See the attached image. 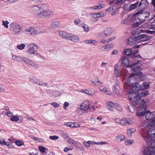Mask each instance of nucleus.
Returning <instances> with one entry per match:
<instances>
[{"mask_svg":"<svg viewBox=\"0 0 155 155\" xmlns=\"http://www.w3.org/2000/svg\"><path fill=\"white\" fill-rule=\"evenodd\" d=\"M148 91H144L140 93L130 94L128 96V98L131 104L135 106H145L144 105L145 102L144 100H141L140 97H143L148 94Z\"/></svg>","mask_w":155,"mask_h":155,"instance_id":"nucleus-1","label":"nucleus"},{"mask_svg":"<svg viewBox=\"0 0 155 155\" xmlns=\"http://www.w3.org/2000/svg\"><path fill=\"white\" fill-rule=\"evenodd\" d=\"M146 132H144L143 134V138L147 143L148 145L150 146L149 147H144L142 150L143 155H155V139L150 141V139L146 136Z\"/></svg>","mask_w":155,"mask_h":155,"instance_id":"nucleus-2","label":"nucleus"},{"mask_svg":"<svg viewBox=\"0 0 155 155\" xmlns=\"http://www.w3.org/2000/svg\"><path fill=\"white\" fill-rule=\"evenodd\" d=\"M137 115L140 116H142L145 115V118L147 120H150L153 116V115L155 114V112L152 113L149 111H145L146 108L145 106H140L137 107Z\"/></svg>","mask_w":155,"mask_h":155,"instance_id":"nucleus-3","label":"nucleus"},{"mask_svg":"<svg viewBox=\"0 0 155 155\" xmlns=\"http://www.w3.org/2000/svg\"><path fill=\"white\" fill-rule=\"evenodd\" d=\"M140 57V56L139 55L137 56L135 55H133L131 57V58L132 59L131 61L132 62V64L129 65L130 62L128 58L125 57H124L123 58L122 61V65L124 67H127L128 68H132L133 66L141 62L140 61H138L136 59L137 58Z\"/></svg>","mask_w":155,"mask_h":155,"instance_id":"nucleus-4","label":"nucleus"},{"mask_svg":"<svg viewBox=\"0 0 155 155\" xmlns=\"http://www.w3.org/2000/svg\"><path fill=\"white\" fill-rule=\"evenodd\" d=\"M155 125V120H152L148 124V125H147L148 127H152L151 128L149 129L148 131V132H147V130L145 129L141 131V135L142 137H143V134L144 133V132H146L147 133L146 137L147 136L149 137L150 140V141H151L152 140H152L151 139L150 137L151 138H153L155 137V128H154L153 127Z\"/></svg>","mask_w":155,"mask_h":155,"instance_id":"nucleus-5","label":"nucleus"},{"mask_svg":"<svg viewBox=\"0 0 155 155\" xmlns=\"http://www.w3.org/2000/svg\"><path fill=\"white\" fill-rule=\"evenodd\" d=\"M91 103L90 101L86 100L84 101L80 106L79 111L81 110L85 111L88 109L91 111H94V107L93 106H91Z\"/></svg>","mask_w":155,"mask_h":155,"instance_id":"nucleus-6","label":"nucleus"},{"mask_svg":"<svg viewBox=\"0 0 155 155\" xmlns=\"http://www.w3.org/2000/svg\"><path fill=\"white\" fill-rule=\"evenodd\" d=\"M31 12L36 17H41L42 12H43V8L40 5H34L31 7Z\"/></svg>","mask_w":155,"mask_h":155,"instance_id":"nucleus-7","label":"nucleus"},{"mask_svg":"<svg viewBox=\"0 0 155 155\" xmlns=\"http://www.w3.org/2000/svg\"><path fill=\"white\" fill-rule=\"evenodd\" d=\"M134 76L131 74V75H129L126 79L124 80L123 81L124 85L129 87L133 86L134 84H136L137 81V79Z\"/></svg>","mask_w":155,"mask_h":155,"instance_id":"nucleus-8","label":"nucleus"},{"mask_svg":"<svg viewBox=\"0 0 155 155\" xmlns=\"http://www.w3.org/2000/svg\"><path fill=\"white\" fill-rule=\"evenodd\" d=\"M118 66L116 64L114 66V77H117L122 75V78L124 79H125L127 76V71L124 69H123L120 72L118 70Z\"/></svg>","mask_w":155,"mask_h":155,"instance_id":"nucleus-9","label":"nucleus"},{"mask_svg":"<svg viewBox=\"0 0 155 155\" xmlns=\"http://www.w3.org/2000/svg\"><path fill=\"white\" fill-rule=\"evenodd\" d=\"M9 28L13 34H18L20 30V27L19 25L14 22L12 23L10 25Z\"/></svg>","mask_w":155,"mask_h":155,"instance_id":"nucleus-10","label":"nucleus"},{"mask_svg":"<svg viewBox=\"0 0 155 155\" xmlns=\"http://www.w3.org/2000/svg\"><path fill=\"white\" fill-rule=\"evenodd\" d=\"M151 37L146 34H140L137 36L138 43L149 40Z\"/></svg>","mask_w":155,"mask_h":155,"instance_id":"nucleus-11","label":"nucleus"},{"mask_svg":"<svg viewBox=\"0 0 155 155\" xmlns=\"http://www.w3.org/2000/svg\"><path fill=\"white\" fill-rule=\"evenodd\" d=\"M31 81L34 84H37L40 86L46 87H49L47 83H45L43 81H40L37 79L35 77H33L31 79Z\"/></svg>","mask_w":155,"mask_h":155,"instance_id":"nucleus-12","label":"nucleus"},{"mask_svg":"<svg viewBox=\"0 0 155 155\" xmlns=\"http://www.w3.org/2000/svg\"><path fill=\"white\" fill-rule=\"evenodd\" d=\"M142 68L139 66H136L132 69V71L133 72H135L134 73L132 74L133 76L140 75L142 74V72H141Z\"/></svg>","mask_w":155,"mask_h":155,"instance_id":"nucleus-13","label":"nucleus"},{"mask_svg":"<svg viewBox=\"0 0 155 155\" xmlns=\"http://www.w3.org/2000/svg\"><path fill=\"white\" fill-rule=\"evenodd\" d=\"M140 84H135L133 87L131 88V91L129 92L128 95H129L130 94H137V92L140 90Z\"/></svg>","mask_w":155,"mask_h":155,"instance_id":"nucleus-14","label":"nucleus"},{"mask_svg":"<svg viewBox=\"0 0 155 155\" xmlns=\"http://www.w3.org/2000/svg\"><path fill=\"white\" fill-rule=\"evenodd\" d=\"M126 43L130 45L138 44L137 36V37H130L126 41Z\"/></svg>","mask_w":155,"mask_h":155,"instance_id":"nucleus-15","label":"nucleus"},{"mask_svg":"<svg viewBox=\"0 0 155 155\" xmlns=\"http://www.w3.org/2000/svg\"><path fill=\"white\" fill-rule=\"evenodd\" d=\"M38 49V46L34 43L30 45V55L35 54Z\"/></svg>","mask_w":155,"mask_h":155,"instance_id":"nucleus-16","label":"nucleus"},{"mask_svg":"<svg viewBox=\"0 0 155 155\" xmlns=\"http://www.w3.org/2000/svg\"><path fill=\"white\" fill-rule=\"evenodd\" d=\"M68 40L71 41L73 42H77L79 40V38L78 36L70 33Z\"/></svg>","mask_w":155,"mask_h":155,"instance_id":"nucleus-17","label":"nucleus"},{"mask_svg":"<svg viewBox=\"0 0 155 155\" xmlns=\"http://www.w3.org/2000/svg\"><path fill=\"white\" fill-rule=\"evenodd\" d=\"M133 123V122L132 120L126 118L120 120V124L123 126L132 124Z\"/></svg>","mask_w":155,"mask_h":155,"instance_id":"nucleus-18","label":"nucleus"},{"mask_svg":"<svg viewBox=\"0 0 155 155\" xmlns=\"http://www.w3.org/2000/svg\"><path fill=\"white\" fill-rule=\"evenodd\" d=\"M146 13H142V11H139L137 12L135 14V15H140V16L142 17H144L145 18L144 19H143V22H144L145 21L146 18H148L150 16V13L149 12H147L146 13Z\"/></svg>","mask_w":155,"mask_h":155,"instance_id":"nucleus-19","label":"nucleus"},{"mask_svg":"<svg viewBox=\"0 0 155 155\" xmlns=\"http://www.w3.org/2000/svg\"><path fill=\"white\" fill-rule=\"evenodd\" d=\"M149 3L147 0H141L139 4V7L141 9H143L148 6Z\"/></svg>","mask_w":155,"mask_h":155,"instance_id":"nucleus-20","label":"nucleus"},{"mask_svg":"<svg viewBox=\"0 0 155 155\" xmlns=\"http://www.w3.org/2000/svg\"><path fill=\"white\" fill-rule=\"evenodd\" d=\"M64 125L68 127L75 128L78 127L80 126V125L77 122L72 123L71 122H69L67 123L64 124Z\"/></svg>","mask_w":155,"mask_h":155,"instance_id":"nucleus-21","label":"nucleus"},{"mask_svg":"<svg viewBox=\"0 0 155 155\" xmlns=\"http://www.w3.org/2000/svg\"><path fill=\"white\" fill-rule=\"evenodd\" d=\"M59 34L61 37L68 40L70 33L65 31H60L59 32Z\"/></svg>","mask_w":155,"mask_h":155,"instance_id":"nucleus-22","label":"nucleus"},{"mask_svg":"<svg viewBox=\"0 0 155 155\" xmlns=\"http://www.w3.org/2000/svg\"><path fill=\"white\" fill-rule=\"evenodd\" d=\"M113 45L109 44L101 48V49L103 51H106L109 50L113 47Z\"/></svg>","mask_w":155,"mask_h":155,"instance_id":"nucleus-23","label":"nucleus"},{"mask_svg":"<svg viewBox=\"0 0 155 155\" xmlns=\"http://www.w3.org/2000/svg\"><path fill=\"white\" fill-rule=\"evenodd\" d=\"M119 82H117L113 88L114 93L116 95H118L119 94Z\"/></svg>","mask_w":155,"mask_h":155,"instance_id":"nucleus-24","label":"nucleus"},{"mask_svg":"<svg viewBox=\"0 0 155 155\" xmlns=\"http://www.w3.org/2000/svg\"><path fill=\"white\" fill-rule=\"evenodd\" d=\"M141 90H144L148 89L150 87V83L148 82H145L143 83L142 85H139Z\"/></svg>","mask_w":155,"mask_h":155,"instance_id":"nucleus-25","label":"nucleus"},{"mask_svg":"<svg viewBox=\"0 0 155 155\" xmlns=\"http://www.w3.org/2000/svg\"><path fill=\"white\" fill-rule=\"evenodd\" d=\"M43 11L42 13L41 17V18L44 17L49 16L53 14V12L50 10H45L43 8Z\"/></svg>","mask_w":155,"mask_h":155,"instance_id":"nucleus-26","label":"nucleus"},{"mask_svg":"<svg viewBox=\"0 0 155 155\" xmlns=\"http://www.w3.org/2000/svg\"><path fill=\"white\" fill-rule=\"evenodd\" d=\"M125 138V137L124 135L119 134L115 137V139L116 141L120 142L124 140Z\"/></svg>","mask_w":155,"mask_h":155,"instance_id":"nucleus-27","label":"nucleus"},{"mask_svg":"<svg viewBox=\"0 0 155 155\" xmlns=\"http://www.w3.org/2000/svg\"><path fill=\"white\" fill-rule=\"evenodd\" d=\"M146 31L143 30V29L140 28H138L132 31V33L133 34L137 35L141 33H146Z\"/></svg>","mask_w":155,"mask_h":155,"instance_id":"nucleus-28","label":"nucleus"},{"mask_svg":"<svg viewBox=\"0 0 155 155\" xmlns=\"http://www.w3.org/2000/svg\"><path fill=\"white\" fill-rule=\"evenodd\" d=\"M115 104H114L112 102L110 101L106 104V107L107 108L110 110L111 111L113 110V106L114 107V105Z\"/></svg>","mask_w":155,"mask_h":155,"instance_id":"nucleus-29","label":"nucleus"},{"mask_svg":"<svg viewBox=\"0 0 155 155\" xmlns=\"http://www.w3.org/2000/svg\"><path fill=\"white\" fill-rule=\"evenodd\" d=\"M39 32L34 27H30V33L32 35H35L38 33Z\"/></svg>","mask_w":155,"mask_h":155,"instance_id":"nucleus-30","label":"nucleus"},{"mask_svg":"<svg viewBox=\"0 0 155 155\" xmlns=\"http://www.w3.org/2000/svg\"><path fill=\"white\" fill-rule=\"evenodd\" d=\"M112 28L110 27L107 28L104 31V32L107 36L111 35L113 33Z\"/></svg>","mask_w":155,"mask_h":155,"instance_id":"nucleus-31","label":"nucleus"},{"mask_svg":"<svg viewBox=\"0 0 155 155\" xmlns=\"http://www.w3.org/2000/svg\"><path fill=\"white\" fill-rule=\"evenodd\" d=\"M93 16L94 18H99L104 17V14L103 12H100L98 13H94L93 14Z\"/></svg>","mask_w":155,"mask_h":155,"instance_id":"nucleus-32","label":"nucleus"},{"mask_svg":"<svg viewBox=\"0 0 155 155\" xmlns=\"http://www.w3.org/2000/svg\"><path fill=\"white\" fill-rule=\"evenodd\" d=\"M80 92L82 93H84L91 96H92L94 94V93L87 89L81 90Z\"/></svg>","mask_w":155,"mask_h":155,"instance_id":"nucleus-33","label":"nucleus"},{"mask_svg":"<svg viewBox=\"0 0 155 155\" xmlns=\"http://www.w3.org/2000/svg\"><path fill=\"white\" fill-rule=\"evenodd\" d=\"M114 4L116 6L121 5L124 2L123 0H114Z\"/></svg>","mask_w":155,"mask_h":155,"instance_id":"nucleus-34","label":"nucleus"},{"mask_svg":"<svg viewBox=\"0 0 155 155\" xmlns=\"http://www.w3.org/2000/svg\"><path fill=\"white\" fill-rule=\"evenodd\" d=\"M80 27H82L84 29V31L87 32L89 31L90 28L88 26L82 23L80 25Z\"/></svg>","mask_w":155,"mask_h":155,"instance_id":"nucleus-35","label":"nucleus"},{"mask_svg":"<svg viewBox=\"0 0 155 155\" xmlns=\"http://www.w3.org/2000/svg\"><path fill=\"white\" fill-rule=\"evenodd\" d=\"M60 22L58 21H54L51 23V26L54 28H58L59 27L60 25Z\"/></svg>","mask_w":155,"mask_h":155,"instance_id":"nucleus-36","label":"nucleus"},{"mask_svg":"<svg viewBox=\"0 0 155 155\" xmlns=\"http://www.w3.org/2000/svg\"><path fill=\"white\" fill-rule=\"evenodd\" d=\"M133 53V51L131 49H127L124 51V54H125L129 56L132 54Z\"/></svg>","mask_w":155,"mask_h":155,"instance_id":"nucleus-37","label":"nucleus"},{"mask_svg":"<svg viewBox=\"0 0 155 155\" xmlns=\"http://www.w3.org/2000/svg\"><path fill=\"white\" fill-rule=\"evenodd\" d=\"M136 131V130L134 128H130L127 131V134L129 136H131L132 134Z\"/></svg>","mask_w":155,"mask_h":155,"instance_id":"nucleus-38","label":"nucleus"},{"mask_svg":"<svg viewBox=\"0 0 155 155\" xmlns=\"http://www.w3.org/2000/svg\"><path fill=\"white\" fill-rule=\"evenodd\" d=\"M84 42L86 43H88V44H93L94 45H96L97 42L95 40H85Z\"/></svg>","mask_w":155,"mask_h":155,"instance_id":"nucleus-39","label":"nucleus"},{"mask_svg":"<svg viewBox=\"0 0 155 155\" xmlns=\"http://www.w3.org/2000/svg\"><path fill=\"white\" fill-rule=\"evenodd\" d=\"M138 4V2H137L134 4H131L129 8L130 10H132L135 9Z\"/></svg>","mask_w":155,"mask_h":155,"instance_id":"nucleus-40","label":"nucleus"},{"mask_svg":"<svg viewBox=\"0 0 155 155\" xmlns=\"http://www.w3.org/2000/svg\"><path fill=\"white\" fill-rule=\"evenodd\" d=\"M25 47V45L24 44H21L20 45H18L17 46V48L19 50H22Z\"/></svg>","mask_w":155,"mask_h":155,"instance_id":"nucleus-41","label":"nucleus"},{"mask_svg":"<svg viewBox=\"0 0 155 155\" xmlns=\"http://www.w3.org/2000/svg\"><path fill=\"white\" fill-rule=\"evenodd\" d=\"M114 107L117 110L121 111L122 110V108L121 106H120L118 104L116 103L114 105Z\"/></svg>","mask_w":155,"mask_h":155,"instance_id":"nucleus-42","label":"nucleus"},{"mask_svg":"<svg viewBox=\"0 0 155 155\" xmlns=\"http://www.w3.org/2000/svg\"><path fill=\"white\" fill-rule=\"evenodd\" d=\"M19 120V117L17 116H13L10 118V120L12 121H17Z\"/></svg>","mask_w":155,"mask_h":155,"instance_id":"nucleus-43","label":"nucleus"},{"mask_svg":"<svg viewBox=\"0 0 155 155\" xmlns=\"http://www.w3.org/2000/svg\"><path fill=\"white\" fill-rule=\"evenodd\" d=\"M143 22V21L142 22L137 21L134 23L132 25V27L133 28L137 27L139 25H140Z\"/></svg>","mask_w":155,"mask_h":155,"instance_id":"nucleus-44","label":"nucleus"},{"mask_svg":"<svg viewBox=\"0 0 155 155\" xmlns=\"http://www.w3.org/2000/svg\"><path fill=\"white\" fill-rule=\"evenodd\" d=\"M99 80V79L97 77H93L91 79V82L93 83H94L95 84L97 82H98Z\"/></svg>","mask_w":155,"mask_h":155,"instance_id":"nucleus-45","label":"nucleus"},{"mask_svg":"<svg viewBox=\"0 0 155 155\" xmlns=\"http://www.w3.org/2000/svg\"><path fill=\"white\" fill-rule=\"evenodd\" d=\"M50 104L51 105L53 106L55 108L58 107L60 105L59 104L56 102H51Z\"/></svg>","mask_w":155,"mask_h":155,"instance_id":"nucleus-46","label":"nucleus"},{"mask_svg":"<svg viewBox=\"0 0 155 155\" xmlns=\"http://www.w3.org/2000/svg\"><path fill=\"white\" fill-rule=\"evenodd\" d=\"M133 140H128L125 141V144L126 145H130L133 143Z\"/></svg>","mask_w":155,"mask_h":155,"instance_id":"nucleus-47","label":"nucleus"},{"mask_svg":"<svg viewBox=\"0 0 155 155\" xmlns=\"http://www.w3.org/2000/svg\"><path fill=\"white\" fill-rule=\"evenodd\" d=\"M49 138L52 140H55L59 138V137L56 135L50 136Z\"/></svg>","mask_w":155,"mask_h":155,"instance_id":"nucleus-48","label":"nucleus"},{"mask_svg":"<svg viewBox=\"0 0 155 155\" xmlns=\"http://www.w3.org/2000/svg\"><path fill=\"white\" fill-rule=\"evenodd\" d=\"M90 142V140L88 141L87 142L84 141L83 142V144L85 147H90L91 144Z\"/></svg>","mask_w":155,"mask_h":155,"instance_id":"nucleus-49","label":"nucleus"},{"mask_svg":"<svg viewBox=\"0 0 155 155\" xmlns=\"http://www.w3.org/2000/svg\"><path fill=\"white\" fill-rule=\"evenodd\" d=\"M5 90V87L4 85L0 84V92H4Z\"/></svg>","mask_w":155,"mask_h":155,"instance_id":"nucleus-50","label":"nucleus"},{"mask_svg":"<svg viewBox=\"0 0 155 155\" xmlns=\"http://www.w3.org/2000/svg\"><path fill=\"white\" fill-rule=\"evenodd\" d=\"M31 65L32 66L34 67L35 68H37L38 67V65L37 64H35V63L31 61H30V66Z\"/></svg>","mask_w":155,"mask_h":155,"instance_id":"nucleus-51","label":"nucleus"},{"mask_svg":"<svg viewBox=\"0 0 155 155\" xmlns=\"http://www.w3.org/2000/svg\"><path fill=\"white\" fill-rule=\"evenodd\" d=\"M74 22L75 25H78L81 23V21L79 19L77 18V19H76L74 21Z\"/></svg>","mask_w":155,"mask_h":155,"instance_id":"nucleus-52","label":"nucleus"},{"mask_svg":"<svg viewBox=\"0 0 155 155\" xmlns=\"http://www.w3.org/2000/svg\"><path fill=\"white\" fill-rule=\"evenodd\" d=\"M8 24L9 22L7 21H2V25L7 28H8Z\"/></svg>","mask_w":155,"mask_h":155,"instance_id":"nucleus-53","label":"nucleus"},{"mask_svg":"<svg viewBox=\"0 0 155 155\" xmlns=\"http://www.w3.org/2000/svg\"><path fill=\"white\" fill-rule=\"evenodd\" d=\"M113 6H111L106 10V11L108 12H113L114 10Z\"/></svg>","mask_w":155,"mask_h":155,"instance_id":"nucleus-54","label":"nucleus"},{"mask_svg":"<svg viewBox=\"0 0 155 155\" xmlns=\"http://www.w3.org/2000/svg\"><path fill=\"white\" fill-rule=\"evenodd\" d=\"M15 144L18 146H21L23 144V143L21 141L17 140L15 141Z\"/></svg>","mask_w":155,"mask_h":155,"instance_id":"nucleus-55","label":"nucleus"},{"mask_svg":"<svg viewBox=\"0 0 155 155\" xmlns=\"http://www.w3.org/2000/svg\"><path fill=\"white\" fill-rule=\"evenodd\" d=\"M62 136L63 137L66 139H67L68 138H69V136L68 134L66 133L63 132L62 134Z\"/></svg>","mask_w":155,"mask_h":155,"instance_id":"nucleus-56","label":"nucleus"},{"mask_svg":"<svg viewBox=\"0 0 155 155\" xmlns=\"http://www.w3.org/2000/svg\"><path fill=\"white\" fill-rule=\"evenodd\" d=\"M107 89V88L103 86H100L99 88L100 90L101 91L103 92H104L105 90H106Z\"/></svg>","mask_w":155,"mask_h":155,"instance_id":"nucleus-57","label":"nucleus"},{"mask_svg":"<svg viewBox=\"0 0 155 155\" xmlns=\"http://www.w3.org/2000/svg\"><path fill=\"white\" fill-rule=\"evenodd\" d=\"M67 139H68V143H71L72 144L75 143V141H74L73 139H71L69 137V138H68Z\"/></svg>","mask_w":155,"mask_h":155,"instance_id":"nucleus-58","label":"nucleus"},{"mask_svg":"<svg viewBox=\"0 0 155 155\" xmlns=\"http://www.w3.org/2000/svg\"><path fill=\"white\" fill-rule=\"evenodd\" d=\"M39 149L41 153H44L45 150V147L42 146H40L39 147Z\"/></svg>","mask_w":155,"mask_h":155,"instance_id":"nucleus-59","label":"nucleus"},{"mask_svg":"<svg viewBox=\"0 0 155 155\" xmlns=\"http://www.w3.org/2000/svg\"><path fill=\"white\" fill-rule=\"evenodd\" d=\"M34 56H37L38 58H43V57L39 54L38 53L36 52H35V54H33Z\"/></svg>","mask_w":155,"mask_h":155,"instance_id":"nucleus-60","label":"nucleus"},{"mask_svg":"<svg viewBox=\"0 0 155 155\" xmlns=\"http://www.w3.org/2000/svg\"><path fill=\"white\" fill-rule=\"evenodd\" d=\"M69 105V104L67 102H65L63 105V108L64 109H67L66 107L68 106Z\"/></svg>","mask_w":155,"mask_h":155,"instance_id":"nucleus-61","label":"nucleus"},{"mask_svg":"<svg viewBox=\"0 0 155 155\" xmlns=\"http://www.w3.org/2000/svg\"><path fill=\"white\" fill-rule=\"evenodd\" d=\"M99 36L101 37L102 38H104L106 36H107V35L106 34L105 32H101V33H100L99 35Z\"/></svg>","mask_w":155,"mask_h":155,"instance_id":"nucleus-62","label":"nucleus"},{"mask_svg":"<svg viewBox=\"0 0 155 155\" xmlns=\"http://www.w3.org/2000/svg\"><path fill=\"white\" fill-rule=\"evenodd\" d=\"M103 84H104L102 82H101L99 81V80L98 81V82H97V83H96L95 84V85H96L98 86H99L100 87V86H102V85Z\"/></svg>","mask_w":155,"mask_h":155,"instance_id":"nucleus-63","label":"nucleus"},{"mask_svg":"<svg viewBox=\"0 0 155 155\" xmlns=\"http://www.w3.org/2000/svg\"><path fill=\"white\" fill-rule=\"evenodd\" d=\"M22 61H24V62L27 64H28L29 63V60L28 58L25 57H24V59Z\"/></svg>","mask_w":155,"mask_h":155,"instance_id":"nucleus-64","label":"nucleus"}]
</instances>
